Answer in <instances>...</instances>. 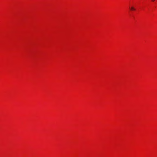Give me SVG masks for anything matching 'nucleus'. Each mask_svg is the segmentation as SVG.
<instances>
[{
    "label": "nucleus",
    "mask_w": 157,
    "mask_h": 157,
    "mask_svg": "<svg viewBox=\"0 0 157 157\" xmlns=\"http://www.w3.org/2000/svg\"><path fill=\"white\" fill-rule=\"evenodd\" d=\"M130 10H135L136 9L134 7L132 6L130 8Z\"/></svg>",
    "instance_id": "f257e3e1"
},
{
    "label": "nucleus",
    "mask_w": 157,
    "mask_h": 157,
    "mask_svg": "<svg viewBox=\"0 0 157 157\" xmlns=\"http://www.w3.org/2000/svg\"><path fill=\"white\" fill-rule=\"evenodd\" d=\"M155 1V0H152V1L153 2H154Z\"/></svg>",
    "instance_id": "f03ea898"
}]
</instances>
